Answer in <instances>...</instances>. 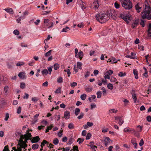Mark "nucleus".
<instances>
[{
	"label": "nucleus",
	"mask_w": 151,
	"mask_h": 151,
	"mask_svg": "<svg viewBox=\"0 0 151 151\" xmlns=\"http://www.w3.org/2000/svg\"><path fill=\"white\" fill-rule=\"evenodd\" d=\"M80 4L81 5V7L82 9H84L86 8V6L84 2L82 1H80Z\"/></svg>",
	"instance_id": "f3484780"
},
{
	"label": "nucleus",
	"mask_w": 151,
	"mask_h": 151,
	"mask_svg": "<svg viewBox=\"0 0 151 151\" xmlns=\"http://www.w3.org/2000/svg\"><path fill=\"white\" fill-rule=\"evenodd\" d=\"M72 150L73 151L76 150L77 151V150H78V147L77 146H74L73 147Z\"/></svg>",
	"instance_id": "69168bd1"
},
{
	"label": "nucleus",
	"mask_w": 151,
	"mask_h": 151,
	"mask_svg": "<svg viewBox=\"0 0 151 151\" xmlns=\"http://www.w3.org/2000/svg\"><path fill=\"white\" fill-rule=\"evenodd\" d=\"M68 29L70 30V29L68 27H66L65 28H63L61 32H67Z\"/></svg>",
	"instance_id": "cd10ccee"
},
{
	"label": "nucleus",
	"mask_w": 151,
	"mask_h": 151,
	"mask_svg": "<svg viewBox=\"0 0 151 151\" xmlns=\"http://www.w3.org/2000/svg\"><path fill=\"white\" fill-rule=\"evenodd\" d=\"M86 95L85 94H83L81 96V99L83 100H85L86 99Z\"/></svg>",
	"instance_id": "4c0bfd02"
},
{
	"label": "nucleus",
	"mask_w": 151,
	"mask_h": 151,
	"mask_svg": "<svg viewBox=\"0 0 151 151\" xmlns=\"http://www.w3.org/2000/svg\"><path fill=\"white\" fill-rule=\"evenodd\" d=\"M54 68L55 70H57L59 68V65L58 63H55L54 65Z\"/></svg>",
	"instance_id": "e433bc0d"
},
{
	"label": "nucleus",
	"mask_w": 151,
	"mask_h": 151,
	"mask_svg": "<svg viewBox=\"0 0 151 151\" xmlns=\"http://www.w3.org/2000/svg\"><path fill=\"white\" fill-rule=\"evenodd\" d=\"M53 127V125L51 124L50 125V126L47 127V129L46 130L45 132L47 133L49 132V130L51 129Z\"/></svg>",
	"instance_id": "393cba45"
},
{
	"label": "nucleus",
	"mask_w": 151,
	"mask_h": 151,
	"mask_svg": "<svg viewBox=\"0 0 151 151\" xmlns=\"http://www.w3.org/2000/svg\"><path fill=\"white\" fill-rule=\"evenodd\" d=\"M53 143L55 145H57L59 143V140L57 138H55L53 140Z\"/></svg>",
	"instance_id": "c9c22d12"
},
{
	"label": "nucleus",
	"mask_w": 151,
	"mask_h": 151,
	"mask_svg": "<svg viewBox=\"0 0 151 151\" xmlns=\"http://www.w3.org/2000/svg\"><path fill=\"white\" fill-rule=\"evenodd\" d=\"M61 88H58V89H56L55 91V93H61Z\"/></svg>",
	"instance_id": "603ef678"
},
{
	"label": "nucleus",
	"mask_w": 151,
	"mask_h": 151,
	"mask_svg": "<svg viewBox=\"0 0 151 151\" xmlns=\"http://www.w3.org/2000/svg\"><path fill=\"white\" fill-rule=\"evenodd\" d=\"M133 129H130L129 128H125L124 129V131L125 132H131V131L132 132V130Z\"/></svg>",
	"instance_id": "b1692460"
},
{
	"label": "nucleus",
	"mask_w": 151,
	"mask_h": 151,
	"mask_svg": "<svg viewBox=\"0 0 151 151\" xmlns=\"http://www.w3.org/2000/svg\"><path fill=\"white\" fill-rule=\"evenodd\" d=\"M107 87L111 90H112L113 88V85L110 83H109L107 85Z\"/></svg>",
	"instance_id": "f704fd0d"
},
{
	"label": "nucleus",
	"mask_w": 151,
	"mask_h": 151,
	"mask_svg": "<svg viewBox=\"0 0 151 151\" xmlns=\"http://www.w3.org/2000/svg\"><path fill=\"white\" fill-rule=\"evenodd\" d=\"M96 94L97 95V97L98 98H100L101 97L102 93L100 91H98Z\"/></svg>",
	"instance_id": "58836bf2"
},
{
	"label": "nucleus",
	"mask_w": 151,
	"mask_h": 151,
	"mask_svg": "<svg viewBox=\"0 0 151 151\" xmlns=\"http://www.w3.org/2000/svg\"><path fill=\"white\" fill-rule=\"evenodd\" d=\"M16 35H19V32L17 29L14 30L13 32Z\"/></svg>",
	"instance_id": "4d7b16f0"
},
{
	"label": "nucleus",
	"mask_w": 151,
	"mask_h": 151,
	"mask_svg": "<svg viewBox=\"0 0 151 151\" xmlns=\"http://www.w3.org/2000/svg\"><path fill=\"white\" fill-rule=\"evenodd\" d=\"M109 60V61H107V62H112L111 63H112V64L115 63H117V60H116L115 58H114V57H113L112 58V60H113L112 62L111 60Z\"/></svg>",
	"instance_id": "412c9836"
},
{
	"label": "nucleus",
	"mask_w": 151,
	"mask_h": 151,
	"mask_svg": "<svg viewBox=\"0 0 151 151\" xmlns=\"http://www.w3.org/2000/svg\"><path fill=\"white\" fill-rule=\"evenodd\" d=\"M140 24L142 25V26L144 27H145V22L144 20H141V22H140Z\"/></svg>",
	"instance_id": "680f3d73"
},
{
	"label": "nucleus",
	"mask_w": 151,
	"mask_h": 151,
	"mask_svg": "<svg viewBox=\"0 0 151 151\" xmlns=\"http://www.w3.org/2000/svg\"><path fill=\"white\" fill-rule=\"evenodd\" d=\"M95 18L97 21L101 23H103L108 21L110 19L109 16L108 14H101L99 13L96 14Z\"/></svg>",
	"instance_id": "f257e3e1"
},
{
	"label": "nucleus",
	"mask_w": 151,
	"mask_h": 151,
	"mask_svg": "<svg viewBox=\"0 0 151 151\" xmlns=\"http://www.w3.org/2000/svg\"><path fill=\"white\" fill-rule=\"evenodd\" d=\"M9 118V114L8 113H6L5 115V117L4 119V120L5 121H7Z\"/></svg>",
	"instance_id": "338daca9"
},
{
	"label": "nucleus",
	"mask_w": 151,
	"mask_h": 151,
	"mask_svg": "<svg viewBox=\"0 0 151 151\" xmlns=\"http://www.w3.org/2000/svg\"><path fill=\"white\" fill-rule=\"evenodd\" d=\"M132 98L134 99V103H135L136 102L137 98L136 94L134 93L132 94Z\"/></svg>",
	"instance_id": "c03bdc74"
},
{
	"label": "nucleus",
	"mask_w": 151,
	"mask_h": 151,
	"mask_svg": "<svg viewBox=\"0 0 151 151\" xmlns=\"http://www.w3.org/2000/svg\"><path fill=\"white\" fill-rule=\"evenodd\" d=\"M113 72L112 70H109L106 72V73L110 76L113 73Z\"/></svg>",
	"instance_id": "8fccbe9b"
},
{
	"label": "nucleus",
	"mask_w": 151,
	"mask_h": 151,
	"mask_svg": "<svg viewBox=\"0 0 151 151\" xmlns=\"http://www.w3.org/2000/svg\"><path fill=\"white\" fill-rule=\"evenodd\" d=\"M78 57H81V56L83 57V52L81 51H80L78 53Z\"/></svg>",
	"instance_id": "0e129e2a"
},
{
	"label": "nucleus",
	"mask_w": 151,
	"mask_h": 151,
	"mask_svg": "<svg viewBox=\"0 0 151 151\" xmlns=\"http://www.w3.org/2000/svg\"><path fill=\"white\" fill-rule=\"evenodd\" d=\"M91 134L90 133H88L87 134L86 136V140L89 139L91 137Z\"/></svg>",
	"instance_id": "ea45409f"
},
{
	"label": "nucleus",
	"mask_w": 151,
	"mask_h": 151,
	"mask_svg": "<svg viewBox=\"0 0 151 151\" xmlns=\"http://www.w3.org/2000/svg\"><path fill=\"white\" fill-rule=\"evenodd\" d=\"M143 127L140 125H138L137 126V131L138 132H141L142 129Z\"/></svg>",
	"instance_id": "a878e982"
},
{
	"label": "nucleus",
	"mask_w": 151,
	"mask_h": 151,
	"mask_svg": "<svg viewBox=\"0 0 151 151\" xmlns=\"http://www.w3.org/2000/svg\"><path fill=\"white\" fill-rule=\"evenodd\" d=\"M73 138L72 137H71L69 139V141L68 142V144L69 145H70L73 142Z\"/></svg>",
	"instance_id": "e2e57ef3"
},
{
	"label": "nucleus",
	"mask_w": 151,
	"mask_h": 151,
	"mask_svg": "<svg viewBox=\"0 0 151 151\" xmlns=\"http://www.w3.org/2000/svg\"><path fill=\"white\" fill-rule=\"evenodd\" d=\"M64 71L67 72L68 74V76H69V75L71 74V73L69 69H67L64 70Z\"/></svg>",
	"instance_id": "de8ad7c7"
},
{
	"label": "nucleus",
	"mask_w": 151,
	"mask_h": 151,
	"mask_svg": "<svg viewBox=\"0 0 151 151\" xmlns=\"http://www.w3.org/2000/svg\"><path fill=\"white\" fill-rule=\"evenodd\" d=\"M147 120L148 122H151V117L150 116H148L147 117Z\"/></svg>",
	"instance_id": "774afa93"
},
{
	"label": "nucleus",
	"mask_w": 151,
	"mask_h": 151,
	"mask_svg": "<svg viewBox=\"0 0 151 151\" xmlns=\"http://www.w3.org/2000/svg\"><path fill=\"white\" fill-rule=\"evenodd\" d=\"M144 144V142L142 139H141L139 143V145L140 146H142Z\"/></svg>",
	"instance_id": "13d9d810"
},
{
	"label": "nucleus",
	"mask_w": 151,
	"mask_h": 151,
	"mask_svg": "<svg viewBox=\"0 0 151 151\" xmlns=\"http://www.w3.org/2000/svg\"><path fill=\"white\" fill-rule=\"evenodd\" d=\"M131 143L134 145V147L135 148H137V145L136 142V139L135 138L132 139L131 141Z\"/></svg>",
	"instance_id": "4468645a"
},
{
	"label": "nucleus",
	"mask_w": 151,
	"mask_h": 151,
	"mask_svg": "<svg viewBox=\"0 0 151 151\" xmlns=\"http://www.w3.org/2000/svg\"><path fill=\"white\" fill-rule=\"evenodd\" d=\"M107 12L108 14H109L108 16H110V15L111 17L113 19L116 20L117 14L116 12L114 10L111 9L110 10L107 11Z\"/></svg>",
	"instance_id": "f03ea898"
},
{
	"label": "nucleus",
	"mask_w": 151,
	"mask_h": 151,
	"mask_svg": "<svg viewBox=\"0 0 151 151\" xmlns=\"http://www.w3.org/2000/svg\"><path fill=\"white\" fill-rule=\"evenodd\" d=\"M5 10L7 12L11 14H13L14 13L13 10L11 8H7L5 9Z\"/></svg>",
	"instance_id": "dca6fc26"
},
{
	"label": "nucleus",
	"mask_w": 151,
	"mask_h": 151,
	"mask_svg": "<svg viewBox=\"0 0 151 151\" xmlns=\"http://www.w3.org/2000/svg\"><path fill=\"white\" fill-rule=\"evenodd\" d=\"M71 87H75L77 85V83L76 82H73L70 84Z\"/></svg>",
	"instance_id": "6e6d98bb"
},
{
	"label": "nucleus",
	"mask_w": 151,
	"mask_h": 151,
	"mask_svg": "<svg viewBox=\"0 0 151 151\" xmlns=\"http://www.w3.org/2000/svg\"><path fill=\"white\" fill-rule=\"evenodd\" d=\"M25 87V84L24 82H22L20 83V87L22 89H24Z\"/></svg>",
	"instance_id": "72a5a7b5"
},
{
	"label": "nucleus",
	"mask_w": 151,
	"mask_h": 151,
	"mask_svg": "<svg viewBox=\"0 0 151 151\" xmlns=\"http://www.w3.org/2000/svg\"><path fill=\"white\" fill-rule=\"evenodd\" d=\"M24 73L21 72L20 73L18 74L19 77L21 79H23L25 78L26 76L24 75Z\"/></svg>",
	"instance_id": "2eb2a0df"
},
{
	"label": "nucleus",
	"mask_w": 151,
	"mask_h": 151,
	"mask_svg": "<svg viewBox=\"0 0 151 151\" xmlns=\"http://www.w3.org/2000/svg\"><path fill=\"white\" fill-rule=\"evenodd\" d=\"M137 131H136L134 129L132 130V132L134 135L138 138H139L140 137L139 134Z\"/></svg>",
	"instance_id": "a211bd4d"
},
{
	"label": "nucleus",
	"mask_w": 151,
	"mask_h": 151,
	"mask_svg": "<svg viewBox=\"0 0 151 151\" xmlns=\"http://www.w3.org/2000/svg\"><path fill=\"white\" fill-rule=\"evenodd\" d=\"M84 115V114L82 112L81 113L80 115L78 117V119H82Z\"/></svg>",
	"instance_id": "79ce46f5"
},
{
	"label": "nucleus",
	"mask_w": 151,
	"mask_h": 151,
	"mask_svg": "<svg viewBox=\"0 0 151 151\" xmlns=\"http://www.w3.org/2000/svg\"><path fill=\"white\" fill-rule=\"evenodd\" d=\"M9 150L8 148V145L5 146L4 147V149L3 150V151H9Z\"/></svg>",
	"instance_id": "bf43d9fd"
},
{
	"label": "nucleus",
	"mask_w": 151,
	"mask_h": 151,
	"mask_svg": "<svg viewBox=\"0 0 151 151\" xmlns=\"http://www.w3.org/2000/svg\"><path fill=\"white\" fill-rule=\"evenodd\" d=\"M126 75V73H123L122 72H120L119 73L118 76L120 77H122L125 76Z\"/></svg>",
	"instance_id": "49530a36"
},
{
	"label": "nucleus",
	"mask_w": 151,
	"mask_h": 151,
	"mask_svg": "<svg viewBox=\"0 0 151 151\" xmlns=\"http://www.w3.org/2000/svg\"><path fill=\"white\" fill-rule=\"evenodd\" d=\"M114 6L115 7L116 9H118L119 8L120 5L117 2H115L114 3Z\"/></svg>",
	"instance_id": "3c124183"
},
{
	"label": "nucleus",
	"mask_w": 151,
	"mask_h": 151,
	"mask_svg": "<svg viewBox=\"0 0 151 151\" xmlns=\"http://www.w3.org/2000/svg\"><path fill=\"white\" fill-rule=\"evenodd\" d=\"M122 6L126 9H130L132 7V4L131 2L126 3L123 1L122 3Z\"/></svg>",
	"instance_id": "7ed1b4c3"
},
{
	"label": "nucleus",
	"mask_w": 151,
	"mask_h": 151,
	"mask_svg": "<svg viewBox=\"0 0 151 151\" xmlns=\"http://www.w3.org/2000/svg\"><path fill=\"white\" fill-rule=\"evenodd\" d=\"M133 72L134 75H135V78L136 79H137L138 78V71L136 69H134L133 70Z\"/></svg>",
	"instance_id": "6ab92c4d"
},
{
	"label": "nucleus",
	"mask_w": 151,
	"mask_h": 151,
	"mask_svg": "<svg viewBox=\"0 0 151 151\" xmlns=\"http://www.w3.org/2000/svg\"><path fill=\"white\" fill-rule=\"evenodd\" d=\"M93 4L96 9H98L99 6V3L97 0H95L93 2Z\"/></svg>",
	"instance_id": "f8f14e48"
},
{
	"label": "nucleus",
	"mask_w": 151,
	"mask_h": 151,
	"mask_svg": "<svg viewBox=\"0 0 151 151\" xmlns=\"http://www.w3.org/2000/svg\"><path fill=\"white\" fill-rule=\"evenodd\" d=\"M42 75H47L49 73L48 71L46 69H44L42 71Z\"/></svg>",
	"instance_id": "bb28decb"
},
{
	"label": "nucleus",
	"mask_w": 151,
	"mask_h": 151,
	"mask_svg": "<svg viewBox=\"0 0 151 151\" xmlns=\"http://www.w3.org/2000/svg\"><path fill=\"white\" fill-rule=\"evenodd\" d=\"M77 67L79 69H82L81 66L82 65V64L81 62H78L77 63Z\"/></svg>",
	"instance_id": "c756f323"
},
{
	"label": "nucleus",
	"mask_w": 151,
	"mask_h": 151,
	"mask_svg": "<svg viewBox=\"0 0 151 151\" xmlns=\"http://www.w3.org/2000/svg\"><path fill=\"white\" fill-rule=\"evenodd\" d=\"M27 144L25 143H24L22 145H21V148H22L25 149L26 147H27Z\"/></svg>",
	"instance_id": "864d4df0"
},
{
	"label": "nucleus",
	"mask_w": 151,
	"mask_h": 151,
	"mask_svg": "<svg viewBox=\"0 0 151 151\" xmlns=\"http://www.w3.org/2000/svg\"><path fill=\"white\" fill-rule=\"evenodd\" d=\"M111 140L109 137H106L105 139H104V143L106 147H107L109 145V143L110 142Z\"/></svg>",
	"instance_id": "1a4fd4ad"
},
{
	"label": "nucleus",
	"mask_w": 151,
	"mask_h": 151,
	"mask_svg": "<svg viewBox=\"0 0 151 151\" xmlns=\"http://www.w3.org/2000/svg\"><path fill=\"white\" fill-rule=\"evenodd\" d=\"M119 17L124 19L127 23H129L128 20H130V17L128 14L124 15L121 13L119 14Z\"/></svg>",
	"instance_id": "39448f33"
},
{
	"label": "nucleus",
	"mask_w": 151,
	"mask_h": 151,
	"mask_svg": "<svg viewBox=\"0 0 151 151\" xmlns=\"http://www.w3.org/2000/svg\"><path fill=\"white\" fill-rule=\"evenodd\" d=\"M39 147V145L37 144H34L32 145V148L33 150H36L38 149Z\"/></svg>",
	"instance_id": "aec40b11"
},
{
	"label": "nucleus",
	"mask_w": 151,
	"mask_h": 151,
	"mask_svg": "<svg viewBox=\"0 0 151 151\" xmlns=\"http://www.w3.org/2000/svg\"><path fill=\"white\" fill-rule=\"evenodd\" d=\"M63 131L62 129H61L60 130L59 132L58 133V135L59 137H61L63 135Z\"/></svg>",
	"instance_id": "37998d69"
},
{
	"label": "nucleus",
	"mask_w": 151,
	"mask_h": 151,
	"mask_svg": "<svg viewBox=\"0 0 151 151\" xmlns=\"http://www.w3.org/2000/svg\"><path fill=\"white\" fill-rule=\"evenodd\" d=\"M50 22L49 19H45L44 20V23L45 24V26H49V24H50Z\"/></svg>",
	"instance_id": "ddd939ff"
},
{
	"label": "nucleus",
	"mask_w": 151,
	"mask_h": 151,
	"mask_svg": "<svg viewBox=\"0 0 151 151\" xmlns=\"http://www.w3.org/2000/svg\"><path fill=\"white\" fill-rule=\"evenodd\" d=\"M119 118V122H118L119 124V125L121 126L122 124L124 122V121L122 119V117L120 116Z\"/></svg>",
	"instance_id": "5701e85b"
},
{
	"label": "nucleus",
	"mask_w": 151,
	"mask_h": 151,
	"mask_svg": "<svg viewBox=\"0 0 151 151\" xmlns=\"http://www.w3.org/2000/svg\"><path fill=\"white\" fill-rule=\"evenodd\" d=\"M125 57L127 58H129L130 59H137V58H136L135 57H133L131 55H127Z\"/></svg>",
	"instance_id": "09e8293b"
},
{
	"label": "nucleus",
	"mask_w": 151,
	"mask_h": 151,
	"mask_svg": "<svg viewBox=\"0 0 151 151\" xmlns=\"http://www.w3.org/2000/svg\"><path fill=\"white\" fill-rule=\"evenodd\" d=\"M70 116V112L68 111H66L64 112V116L65 119H69Z\"/></svg>",
	"instance_id": "9b49d317"
},
{
	"label": "nucleus",
	"mask_w": 151,
	"mask_h": 151,
	"mask_svg": "<svg viewBox=\"0 0 151 151\" xmlns=\"http://www.w3.org/2000/svg\"><path fill=\"white\" fill-rule=\"evenodd\" d=\"M139 19H136L134 20L133 23L132 25V27L133 29L136 27L139 24Z\"/></svg>",
	"instance_id": "6e6552de"
},
{
	"label": "nucleus",
	"mask_w": 151,
	"mask_h": 151,
	"mask_svg": "<svg viewBox=\"0 0 151 151\" xmlns=\"http://www.w3.org/2000/svg\"><path fill=\"white\" fill-rule=\"evenodd\" d=\"M138 48L141 50L143 51L144 50V47L142 45H139L138 46Z\"/></svg>",
	"instance_id": "052dcab7"
},
{
	"label": "nucleus",
	"mask_w": 151,
	"mask_h": 151,
	"mask_svg": "<svg viewBox=\"0 0 151 151\" xmlns=\"http://www.w3.org/2000/svg\"><path fill=\"white\" fill-rule=\"evenodd\" d=\"M80 110L78 108H76L75 110V114L76 116H77L79 113Z\"/></svg>",
	"instance_id": "4be33fe9"
},
{
	"label": "nucleus",
	"mask_w": 151,
	"mask_h": 151,
	"mask_svg": "<svg viewBox=\"0 0 151 151\" xmlns=\"http://www.w3.org/2000/svg\"><path fill=\"white\" fill-rule=\"evenodd\" d=\"M24 143V141L23 140V139H19V143L17 145L21 146V145H22Z\"/></svg>",
	"instance_id": "2f4dec72"
},
{
	"label": "nucleus",
	"mask_w": 151,
	"mask_h": 151,
	"mask_svg": "<svg viewBox=\"0 0 151 151\" xmlns=\"http://www.w3.org/2000/svg\"><path fill=\"white\" fill-rule=\"evenodd\" d=\"M24 64V63L22 62H19L16 64V65L17 66H21L22 65Z\"/></svg>",
	"instance_id": "a19ab883"
},
{
	"label": "nucleus",
	"mask_w": 151,
	"mask_h": 151,
	"mask_svg": "<svg viewBox=\"0 0 151 151\" xmlns=\"http://www.w3.org/2000/svg\"><path fill=\"white\" fill-rule=\"evenodd\" d=\"M111 82H114L116 81V79L113 76H111L110 78Z\"/></svg>",
	"instance_id": "473e14b6"
},
{
	"label": "nucleus",
	"mask_w": 151,
	"mask_h": 151,
	"mask_svg": "<svg viewBox=\"0 0 151 151\" xmlns=\"http://www.w3.org/2000/svg\"><path fill=\"white\" fill-rule=\"evenodd\" d=\"M70 147H67L65 148L63 147L61 148V150H63V151H69L70 150Z\"/></svg>",
	"instance_id": "a18cd8bd"
},
{
	"label": "nucleus",
	"mask_w": 151,
	"mask_h": 151,
	"mask_svg": "<svg viewBox=\"0 0 151 151\" xmlns=\"http://www.w3.org/2000/svg\"><path fill=\"white\" fill-rule=\"evenodd\" d=\"M150 1H149L145 0L144 2V4L145 6V8H146L147 9L151 10V8L150 6Z\"/></svg>",
	"instance_id": "423d86ee"
},
{
	"label": "nucleus",
	"mask_w": 151,
	"mask_h": 151,
	"mask_svg": "<svg viewBox=\"0 0 151 151\" xmlns=\"http://www.w3.org/2000/svg\"><path fill=\"white\" fill-rule=\"evenodd\" d=\"M40 139L38 136H37L35 137H33L31 140V142L32 143L37 142L40 140Z\"/></svg>",
	"instance_id": "0eeeda50"
},
{
	"label": "nucleus",
	"mask_w": 151,
	"mask_h": 151,
	"mask_svg": "<svg viewBox=\"0 0 151 151\" xmlns=\"http://www.w3.org/2000/svg\"><path fill=\"white\" fill-rule=\"evenodd\" d=\"M63 78L62 77H60L58 79L57 82L59 83H62L63 82Z\"/></svg>",
	"instance_id": "5fc2aeb1"
},
{
	"label": "nucleus",
	"mask_w": 151,
	"mask_h": 151,
	"mask_svg": "<svg viewBox=\"0 0 151 151\" xmlns=\"http://www.w3.org/2000/svg\"><path fill=\"white\" fill-rule=\"evenodd\" d=\"M140 4L138 3L135 6V8L137 12L139 13L140 12V9H142V7L140 6Z\"/></svg>",
	"instance_id": "9d476101"
},
{
	"label": "nucleus",
	"mask_w": 151,
	"mask_h": 151,
	"mask_svg": "<svg viewBox=\"0 0 151 151\" xmlns=\"http://www.w3.org/2000/svg\"><path fill=\"white\" fill-rule=\"evenodd\" d=\"M52 50H50L49 51H48V52H46L45 54V56L46 57H47L49 56H50L51 54V52H52Z\"/></svg>",
	"instance_id": "7c9ffc66"
},
{
	"label": "nucleus",
	"mask_w": 151,
	"mask_h": 151,
	"mask_svg": "<svg viewBox=\"0 0 151 151\" xmlns=\"http://www.w3.org/2000/svg\"><path fill=\"white\" fill-rule=\"evenodd\" d=\"M150 10L147 9L146 8H145L144 10L142 12V18L143 19H146L147 15H149L150 13Z\"/></svg>",
	"instance_id": "20e7f679"
},
{
	"label": "nucleus",
	"mask_w": 151,
	"mask_h": 151,
	"mask_svg": "<svg viewBox=\"0 0 151 151\" xmlns=\"http://www.w3.org/2000/svg\"><path fill=\"white\" fill-rule=\"evenodd\" d=\"M68 127L70 129H73L74 128V126L72 123H70L68 125Z\"/></svg>",
	"instance_id": "c85d7f7f"
}]
</instances>
